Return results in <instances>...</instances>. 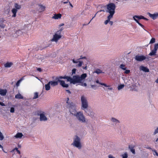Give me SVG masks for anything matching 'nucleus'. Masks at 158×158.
Instances as JSON below:
<instances>
[{
	"label": "nucleus",
	"instance_id": "nucleus-2",
	"mask_svg": "<svg viewBox=\"0 0 158 158\" xmlns=\"http://www.w3.org/2000/svg\"><path fill=\"white\" fill-rule=\"evenodd\" d=\"M87 77L86 73H83L80 76L79 75H76L73 76L72 78L69 77L64 76V79H66L68 81H69L71 83L75 84L76 83H80V85L84 86H86L87 84L84 83L85 79Z\"/></svg>",
	"mask_w": 158,
	"mask_h": 158
},
{
	"label": "nucleus",
	"instance_id": "nucleus-24",
	"mask_svg": "<svg viewBox=\"0 0 158 158\" xmlns=\"http://www.w3.org/2000/svg\"><path fill=\"white\" fill-rule=\"evenodd\" d=\"M113 17L108 15L107 16V19L104 22V24L105 25H106L109 23L110 20L111 19L113 18Z\"/></svg>",
	"mask_w": 158,
	"mask_h": 158
},
{
	"label": "nucleus",
	"instance_id": "nucleus-25",
	"mask_svg": "<svg viewBox=\"0 0 158 158\" xmlns=\"http://www.w3.org/2000/svg\"><path fill=\"white\" fill-rule=\"evenodd\" d=\"M50 84L49 82L45 85V87L46 90L48 91L50 89Z\"/></svg>",
	"mask_w": 158,
	"mask_h": 158
},
{
	"label": "nucleus",
	"instance_id": "nucleus-42",
	"mask_svg": "<svg viewBox=\"0 0 158 158\" xmlns=\"http://www.w3.org/2000/svg\"><path fill=\"white\" fill-rule=\"evenodd\" d=\"M152 152H154L153 153L154 155H155L156 156H158V153L157 152L156 150H152Z\"/></svg>",
	"mask_w": 158,
	"mask_h": 158
},
{
	"label": "nucleus",
	"instance_id": "nucleus-31",
	"mask_svg": "<svg viewBox=\"0 0 158 158\" xmlns=\"http://www.w3.org/2000/svg\"><path fill=\"white\" fill-rule=\"evenodd\" d=\"M38 97V93L37 92H35L34 94V97L33 98V99H35L37 98Z\"/></svg>",
	"mask_w": 158,
	"mask_h": 158
},
{
	"label": "nucleus",
	"instance_id": "nucleus-64",
	"mask_svg": "<svg viewBox=\"0 0 158 158\" xmlns=\"http://www.w3.org/2000/svg\"><path fill=\"white\" fill-rule=\"evenodd\" d=\"M0 148H2V149L3 148V147L0 144Z\"/></svg>",
	"mask_w": 158,
	"mask_h": 158
},
{
	"label": "nucleus",
	"instance_id": "nucleus-6",
	"mask_svg": "<svg viewBox=\"0 0 158 158\" xmlns=\"http://www.w3.org/2000/svg\"><path fill=\"white\" fill-rule=\"evenodd\" d=\"M106 6V12L109 14V16L113 17L115 13V10L116 8L115 4L113 3H110L107 5Z\"/></svg>",
	"mask_w": 158,
	"mask_h": 158
},
{
	"label": "nucleus",
	"instance_id": "nucleus-60",
	"mask_svg": "<svg viewBox=\"0 0 158 158\" xmlns=\"http://www.w3.org/2000/svg\"><path fill=\"white\" fill-rule=\"evenodd\" d=\"M155 82H156V83H158V78L156 80Z\"/></svg>",
	"mask_w": 158,
	"mask_h": 158
},
{
	"label": "nucleus",
	"instance_id": "nucleus-36",
	"mask_svg": "<svg viewBox=\"0 0 158 158\" xmlns=\"http://www.w3.org/2000/svg\"><path fill=\"white\" fill-rule=\"evenodd\" d=\"M157 134H158V127H157L154 130L153 133V135H155Z\"/></svg>",
	"mask_w": 158,
	"mask_h": 158
},
{
	"label": "nucleus",
	"instance_id": "nucleus-12",
	"mask_svg": "<svg viewBox=\"0 0 158 158\" xmlns=\"http://www.w3.org/2000/svg\"><path fill=\"white\" fill-rule=\"evenodd\" d=\"M62 16V15L60 14H54L53 16L52 17V19H60Z\"/></svg>",
	"mask_w": 158,
	"mask_h": 158
},
{
	"label": "nucleus",
	"instance_id": "nucleus-57",
	"mask_svg": "<svg viewBox=\"0 0 158 158\" xmlns=\"http://www.w3.org/2000/svg\"><path fill=\"white\" fill-rule=\"evenodd\" d=\"M69 4L70 6L72 8L73 7V6L72 5L71 3L70 2H69Z\"/></svg>",
	"mask_w": 158,
	"mask_h": 158
},
{
	"label": "nucleus",
	"instance_id": "nucleus-34",
	"mask_svg": "<svg viewBox=\"0 0 158 158\" xmlns=\"http://www.w3.org/2000/svg\"><path fill=\"white\" fill-rule=\"evenodd\" d=\"M155 38H152L150 40L149 44H152L155 43Z\"/></svg>",
	"mask_w": 158,
	"mask_h": 158
},
{
	"label": "nucleus",
	"instance_id": "nucleus-62",
	"mask_svg": "<svg viewBox=\"0 0 158 158\" xmlns=\"http://www.w3.org/2000/svg\"><path fill=\"white\" fill-rule=\"evenodd\" d=\"M82 68L84 69H87V66H86L85 67H83Z\"/></svg>",
	"mask_w": 158,
	"mask_h": 158
},
{
	"label": "nucleus",
	"instance_id": "nucleus-27",
	"mask_svg": "<svg viewBox=\"0 0 158 158\" xmlns=\"http://www.w3.org/2000/svg\"><path fill=\"white\" fill-rule=\"evenodd\" d=\"M14 6L15 7V8L17 9V10H19L21 8L20 5H19L17 3H15V4Z\"/></svg>",
	"mask_w": 158,
	"mask_h": 158
},
{
	"label": "nucleus",
	"instance_id": "nucleus-10",
	"mask_svg": "<svg viewBox=\"0 0 158 158\" xmlns=\"http://www.w3.org/2000/svg\"><path fill=\"white\" fill-rule=\"evenodd\" d=\"M79 60H78V59L76 60L73 59L72 60L73 62V63L78 64L76 65V67H80L81 66L83 63V61Z\"/></svg>",
	"mask_w": 158,
	"mask_h": 158
},
{
	"label": "nucleus",
	"instance_id": "nucleus-16",
	"mask_svg": "<svg viewBox=\"0 0 158 158\" xmlns=\"http://www.w3.org/2000/svg\"><path fill=\"white\" fill-rule=\"evenodd\" d=\"M7 90L6 89H0V95L2 96H4L6 95Z\"/></svg>",
	"mask_w": 158,
	"mask_h": 158
},
{
	"label": "nucleus",
	"instance_id": "nucleus-37",
	"mask_svg": "<svg viewBox=\"0 0 158 158\" xmlns=\"http://www.w3.org/2000/svg\"><path fill=\"white\" fill-rule=\"evenodd\" d=\"M154 49L157 51V50L158 49V43L157 44H156L154 45Z\"/></svg>",
	"mask_w": 158,
	"mask_h": 158
},
{
	"label": "nucleus",
	"instance_id": "nucleus-63",
	"mask_svg": "<svg viewBox=\"0 0 158 158\" xmlns=\"http://www.w3.org/2000/svg\"><path fill=\"white\" fill-rule=\"evenodd\" d=\"M144 19H144V20H148V19L145 18L144 17Z\"/></svg>",
	"mask_w": 158,
	"mask_h": 158
},
{
	"label": "nucleus",
	"instance_id": "nucleus-8",
	"mask_svg": "<svg viewBox=\"0 0 158 158\" xmlns=\"http://www.w3.org/2000/svg\"><path fill=\"white\" fill-rule=\"evenodd\" d=\"M135 59L139 61H142L146 59H148L146 56L143 55H137L135 57Z\"/></svg>",
	"mask_w": 158,
	"mask_h": 158
},
{
	"label": "nucleus",
	"instance_id": "nucleus-9",
	"mask_svg": "<svg viewBox=\"0 0 158 158\" xmlns=\"http://www.w3.org/2000/svg\"><path fill=\"white\" fill-rule=\"evenodd\" d=\"M40 119L41 121L45 122L47 121L48 118L44 112H42L39 114Z\"/></svg>",
	"mask_w": 158,
	"mask_h": 158
},
{
	"label": "nucleus",
	"instance_id": "nucleus-39",
	"mask_svg": "<svg viewBox=\"0 0 158 158\" xmlns=\"http://www.w3.org/2000/svg\"><path fill=\"white\" fill-rule=\"evenodd\" d=\"M22 80V79H20L17 82L16 84L17 86H19L20 83V82Z\"/></svg>",
	"mask_w": 158,
	"mask_h": 158
},
{
	"label": "nucleus",
	"instance_id": "nucleus-58",
	"mask_svg": "<svg viewBox=\"0 0 158 158\" xmlns=\"http://www.w3.org/2000/svg\"><path fill=\"white\" fill-rule=\"evenodd\" d=\"M37 70L38 71H41V69L40 68H37Z\"/></svg>",
	"mask_w": 158,
	"mask_h": 158
},
{
	"label": "nucleus",
	"instance_id": "nucleus-7",
	"mask_svg": "<svg viewBox=\"0 0 158 158\" xmlns=\"http://www.w3.org/2000/svg\"><path fill=\"white\" fill-rule=\"evenodd\" d=\"M63 30L61 28L60 30L56 32L53 35V38L51 40L52 42H57L58 40L61 38V32Z\"/></svg>",
	"mask_w": 158,
	"mask_h": 158
},
{
	"label": "nucleus",
	"instance_id": "nucleus-17",
	"mask_svg": "<svg viewBox=\"0 0 158 158\" xmlns=\"http://www.w3.org/2000/svg\"><path fill=\"white\" fill-rule=\"evenodd\" d=\"M39 10L40 12H42L45 10V7L42 5H39Z\"/></svg>",
	"mask_w": 158,
	"mask_h": 158
},
{
	"label": "nucleus",
	"instance_id": "nucleus-53",
	"mask_svg": "<svg viewBox=\"0 0 158 158\" xmlns=\"http://www.w3.org/2000/svg\"><path fill=\"white\" fill-rule=\"evenodd\" d=\"M109 23H110L111 25H112L113 24V22L112 21H110H110H109Z\"/></svg>",
	"mask_w": 158,
	"mask_h": 158
},
{
	"label": "nucleus",
	"instance_id": "nucleus-19",
	"mask_svg": "<svg viewBox=\"0 0 158 158\" xmlns=\"http://www.w3.org/2000/svg\"><path fill=\"white\" fill-rule=\"evenodd\" d=\"M18 11V10H17V9H15V8H13L12 10L11 11L13 14V15H12V17H15L16 16V14Z\"/></svg>",
	"mask_w": 158,
	"mask_h": 158
},
{
	"label": "nucleus",
	"instance_id": "nucleus-46",
	"mask_svg": "<svg viewBox=\"0 0 158 158\" xmlns=\"http://www.w3.org/2000/svg\"><path fill=\"white\" fill-rule=\"evenodd\" d=\"M137 23L140 26H141L142 27V28H143L144 26L142 25V24L141 23H139V21H137Z\"/></svg>",
	"mask_w": 158,
	"mask_h": 158
},
{
	"label": "nucleus",
	"instance_id": "nucleus-5",
	"mask_svg": "<svg viewBox=\"0 0 158 158\" xmlns=\"http://www.w3.org/2000/svg\"><path fill=\"white\" fill-rule=\"evenodd\" d=\"M81 102V109L86 112L85 110L88 107V102L87 98L84 95H82L80 98Z\"/></svg>",
	"mask_w": 158,
	"mask_h": 158
},
{
	"label": "nucleus",
	"instance_id": "nucleus-14",
	"mask_svg": "<svg viewBox=\"0 0 158 158\" xmlns=\"http://www.w3.org/2000/svg\"><path fill=\"white\" fill-rule=\"evenodd\" d=\"M139 69L140 70L142 71L145 72H149V70L147 67L143 66H140Z\"/></svg>",
	"mask_w": 158,
	"mask_h": 158
},
{
	"label": "nucleus",
	"instance_id": "nucleus-33",
	"mask_svg": "<svg viewBox=\"0 0 158 158\" xmlns=\"http://www.w3.org/2000/svg\"><path fill=\"white\" fill-rule=\"evenodd\" d=\"M120 68L124 70H126V69L125 65L123 64H121L120 66Z\"/></svg>",
	"mask_w": 158,
	"mask_h": 158
},
{
	"label": "nucleus",
	"instance_id": "nucleus-45",
	"mask_svg": "<svg viewBox=\"0 0 158 158\" xmlns=\"http://www.w3.org/2000/svg\"><path fill=\"white\" fill-rule=\"evenodd\" d=\"M83 59L87 60V58L86 57H85V56L82 57V56H81L80 58L79 59H78V60Z\"/></svg>",
	"mask_w": 158,
	"mask_h": 158
},
{
	"label": "nucleus",
	"instance_id": "nucleus-51",
	"mask_svg": "<svg viewBox=\"0 0 158 158\" xmlns=\"http://www.w3.org/2000/svg\"><path fill=\"white\" fill-rule=\"evenodd\" d=\"M0 105H1L2 106H5V105L4 104V103H3L1 102H0Z\"/></svg>",
	"mask_w": 158,
	"mask_h": 158
},
{
	"label": "nucleus",
	"instance_id": "nucleus-26",
	"mask_svg": "<svg viewBox=\"0 0 158 158\" xmlns=\"http://www.w3.org/2000/svg\"><path fill=\"white\" fill-rule=\"evenodd\" d=\"M96 82L97 83L99 84H100L101 85H104L105 87H109V85H107L106 84H105V83L99 82V80H97L96 81Z\"/></svg>",
	"mask_w": 158,
	"mask_h": 158
},
{
	"label": "nucleus",
	"instance_id": "nucleus-61",
	"mask_svg": "<svg viewBox=\"0 0 158 158\" xmlns=\"http://www.w3.org/2000/svg\"><path fill=\"white\" fill-rule=\"evenodd\" d=\"M66 91L69 94H70L71 93V92L69 90H66Z\"/></svg>",
	"mask_w": 158,
	"mask_h": 158
},
{
	"label": "nucleus",
	"instance_id": "nucleus-49",
	"mask_svg": "<svg viewBox=\"0 0 158 158\" xmlns=\"http://www.w3.org/2000/svg\"><path fill=\"white\" fill-rule=\"evenodd\" d=\"M108 157V158H115L114 156L111 155H109Z\"/></svg>",
	"mask_w": 158,
	"mask_h": 158
},
{
	"label": "nucleus",
	"instance_id": "nucleus-40",
	"mask_svg": "<svg viewBox=\"0 0 158 158\" xmlns=\"http://www.w3.org/2000/svg\"><path fill=\"white\" fill-rule=\"evenodd\" d=\"M4 139V137L2 133L0 131V140H2Z\"/></svg>",
	"mask_w": 158,
	"mask_h": 158
},
{
	"label": "nucleus",
	"instance_id": "nucleus-1",
	"mask_svg": "<svg viewBox=\"0 0 158 158\" xmlns=\"http://www.w3.org/2000/svg\"><path fill=\"white\" fill-rule=\"evenodd\" d=\"M69 98H67L66 102L67 107L69 109V111L71 114L76 117L77 119L80 122L85 123L86 122V118L83 114L81 112H77L76 107L75 104L69 101Z\"/></svg>",
	"mask_w": 158,
	"mask_h": 158
},
{
	"label": "nucleus",
	"instance_id": "nucleus-48",
	"mask_svg": "<svg viewBox=\"0 0 158 158\" xmlns=\"http://www.w3.org/2000/svg\"><path fill=\"white\" fill-rule=\"evenodd\" d=\"M130 72V71L129 70H126L125 72V73L126 74H128Z\"/></svg>",
	"mask_w": 158,
	"mask_h": 158
},
{
	"label": "nucleus",
	"instance_id": "nucleus-41",
	"mask_svg": "<svg viewBox=\"0 0 158 158\" xmlns=\"http://www.w3.org/2000/svg\"><path fill=\"white\" fill-rule=\"evenodd\" d=\"M136 16H137V15H135L133 16V19L137 23V21H138V18H135V17Z\"/></svg>",
	"mask_w": 158,
	"mask_h": 158
},
{
	"label": "nucleus",
	"instance_id": "nucleus-23",
	"mask_svg": "<svg viewBox=\"0 0 158 158\" xmlns=\"http://www.w3.org/2000/svg\"><path fill=\"white\" fill-rule=\"evenodd\" d=\"M134 147L131 145H129V148L130 149V151L133 154H135V149L134 148Z\"/></svg>",
	"mask_w": 158,
	"mask_h": 158
},
{
	"label": "nucleus",
	"instance_id": "nucleus-15",
	"mask_svg": "<svg viewBox=\"0 0 158 158\" xmlns=\"http://www.w3.org/2000/svg\"><path fill=\"white\" fill-rule=\"evenodd\" d=\"M157 51L154 49L151 50V52L148 54V55L150 56H153L156 55V53Z\"/></svg>",
	"mask_w": 158,
	"mask_h": 158
},
{
	"label": "nucleus",
	"instance_id": "nucleus-44",
	"mask_svg": "<svg viewBox=\"0 0 158 158\" xmlns=\"http://www.w3.org/2000/svg\"><path fill=\"white\" fill-rule=\"evenodd\" d=\"M14 150H15L16 151L18 152V153L19 154H20V152L18 149V148H15L14 149Z\"/></svg>",
	"mask_w": 158,
	"mask_h": 158
},
{
	"label": "nucleus",
	"instance_id": "nucleus-50",
	"mask_svg": "<svg viewBox=\"0 0 158 158\" xmlns=\"http://www.w3.org/2000/svg\"><path fill=\"white\" fill-rule=\"evenodd\" d=\"M91 87L93 89H96L95 88V87H96V86L95 85H91Z\"/></svg>",
	"mask_w": 158,
	"mask_h": 158
},
{
	"label": "nucleus",
	"instance_id": "nucleus-18",
	"mask_svg": "<svg viewBox=\"0 0 158 158\" xmlns=\"http://www.w3.org/2000/svg\"><path fill=\"white\" fill-rule=\"evenodd\" d=\"M23 134L21 133H18L16 135L14 136V137L16 138H21L23 136Z\"/></svg>",
	"mask_w": 158,
	"mask_h": 158
},
{
	"label": "nucleus",
	"instance_id": "nucleus-56",
	"mask_svg": "<svg viewBox=\"0 0 158 158\" xmlns=\"http://www.w3.org/2000/svg\"><path fill=\"white\" fill-rule=\"evenodd\" d=\"M108 89L110 90H111L113 89V88L111 87L109 88H108Z\"/></svg>",
	"mask_w": 158,
	"mask_h": 158
},
{
	"label": "nucleus",
	"instance_id": "nucleus-11",
	"mask_svg": "<svg viewBox=\"0 0 158 158\" xmlns=\"http://www.w3.org/2000/svg\"><path fill=\"white\" fill-rule=\"evenodd\" d=\"M147 14L149 16L153 19H155L158 17V13H156L154 14H152L149 13H148Z\"/></svg>",
	"mask_w": 158,
	"mask_h": 158
},
{
	"label": "nucleus",
	"instance_id": "nucleus-47",
	"mask_svg": "<svg viewBox=\"0 0 158 158\" xmlns=\"http://www.w3.org/2000/svg\"><path fill=\"white\" fill-rule=\"evenodd\" d=\"M38 57L39 60H40L41 61H42V60H43L42 58H43L44 57L40 55V56H38Z\"/></svg>",
	"mask_w": 158,
	"mask_h": 158
},
{
	"label": "nucleus",
	"instance_id": "nucleus-59",
	"mask_svg": "<svg viewBox=\"0 0 158 158\" xmlns=\"http://www.w3.org/2000/svg\"><path fill=\"white\" fill-rule=\"evenodd\" d=\"M64 23H61V24H60L59 26L60 27H61L63 26H64Z\"/></svg>",
	"mask_w": 158,
	"mask_h": 158
},
{
	"label": "nucleus",
	"instance_id": "nucleus-28",
	"mask_svg": "<svg viewBox=\"0 0 158 158\" xmlns=\"http://www.w3.org/2000/svg\"><path fill=\"white\" fill-rule=\"evenodd\" d=\"M94 73H96L98 74H99L101 73H104V72H102V71L100 69H98L94 72Z\"/></svg>",
	"mask_w": 158,
	"mask_h": 158
},
{
	"label": "nucleus",
	"instance_id": "nucleus-29",
	"mask_svg": "<svg viewBox=\"0 0 158 158\" xmlns=\"http://www.w3.org/2000/svg\"><path fill=\"white\" fill-rule=\"evenodd\" d=\"M121 156L122 158H127L128 157V154L126 152L121 155Z\"/></svg>",
	"mask_w": 158,
	"mask_h": 158
},
{
	"label": "nucleus",
	"instance_id": "nucleus-35",
	"mask_svg": "<svg viewBox=\"0 0 158 158\" xmlns=\"http://www.w3.org/2000/svg\"><path fill=\"white\" fill-rule=\"evenodd\" d=\"M135 18H138V19L139 20L141 19H143L144 18V16L142 15L139 16L137 15V16H136L135 17Z\"/></svg>",
	"mask_w": 158,
	"mask_h": 158
},
{
	"label": "nucleus",
	"instance_id": "nucleus-52",
	"mask_svg": "<svg viewBox=\"0 0 158 158\" xmlns=\"http://www.w3.org/2000/svg\"><path fill=\"white\" fill-rule=\"evenodd\" d=\"M76 71V69H73L72 70V73H75Z\"/></svg>",
	"mask_w": 158,
	"mask_h": 158
},
{
	"label": "nucleus",
	"instance_id": "nucleus-54",
	"mask_svg": "<svg viewBox=\"0 0 158 158\" xmlns=\"http://www.w3.org/2000/svg\"><path fill=\"white\" fill-rule=\"evenodd\" d=\"M69 2V0H67L66 2H63V3L64 4H66V3H68V2Z\"/></svg>",
	"mask_w": 158,
	"mask_h": 158
},
{
	"label": "nucleus",
	"instance_id": "nucleus-32",
	"mask_svg": "<svg viewBox=\"0 0 158 158\" xmlns=\"http://www.w3.org/2000/svg\"><path fill=\"white\" fill-rule=\"evenodd\" d=\"M124 87V84H121L118 85V90H119L123 88Z\"/></svg>",
	"mask_w": 158,
	"mask_h": 158
},
{
	"label": "nucleus",
	"instance_id": "nucleus-20",
	"mask_svg": "<svg viewBox=\"0 0 158 158\" xmlns=\"http://www.w3.org/2000/svg\"><path fill=\"white\" fill-rule=\"evenodd\" d=\"M13 65V63L11 62H7L4 64V66L6 68H10Z\"/></svg>",
	"mask_w": 158,
	"mask_h": 158
},
{
	"label": "nucleus",
	"instance_id": "nucleus-4",
	"mask_svg": "<svg viewBox=\"0 0 158 158\" xmlns=\"http://www.w3.org/2000/svg\"><path fill=\"white\" fill-rule=\"evenodd\" d=\"M71 145L77 148L79 150L82 148V145L81 143V139L77 135H75L73 138V141L71 144Z\"/></svg>",
	"mask_w": 158,
	"mask_h": 158
},
{
	"label": "nucleus",
	"instance_id": "nucleus-30",
	"mask_svg": "<svg viewBox=\"0 0 158 158\" xmlns=\"http://www.w3.org/2000/svg\"><path fill=\"white\" fill-rule=\"evenodd\" d=\"M16 33L18 35H22L23 31L21 30H19L16 31Z\"/></svg>",
	"mask_w": 158,
	"mask_h": 158
},
{
	"label": "nucleus",
	"instance_id": "nucleus-55",
	"mask_svg": "<svg viewBox=\"0 0 158 158\" xmlns=\"http://www.w3.org/2000/svg\"><path fill=\"white\" fill-rule=\"evenodd\" d=\"M97 13L96 14H95V15H94V17H93V18H92V19H91V20L90 21V22H89V23H88V24H89L90 23V22L96 16V15Z\"/></svg>",
	"mask_w": 158,
	"mask_h": 158
},
{
	"label": "nucleus",
	"instance_id": "nucleus-43",
	"mask_svg": "<svg viewBox=\"0 0 158 158\" xmlns=\"http://www.w3.org/2000/svg\"><path fill=\"white\" fill-rule=\"evenodd\" d=\"M15 112V109L14 107H11L10 109V112L13 113Z\"/></svg>",
	"mask_w": 158,
	"mask_h": 158
},
{
	"label": "nucleus",
	"instance_id": "nucleus-21",
	"mask_svg": "<svg viewBox=\"0 0 158 158\" xmlns=\"http://www.w3.org/2000/svg\"><path fill=\"white\" fill-rule=\"evenodd\" d=\"M87 114L88 115H89L92 118L94 117V112L91 110H89V113H87Z\"/></svg>",
	"mask_w": 158,
	"mask_h": 158
},
{
	"label": "nucleus",
	"instance_id": "nucleus-3",
	"mask_svg": "<svg viewBox=\"0 0 158 158\" xmlns=\"http://www.w3.org/2000/svg\"><path fill=\"white\" fill-rule=\"evenodd\" d=\"M64 76L57 77L55 78V81H50L49 82L50 85L52 87L56 86L58 85V82H59L60 85L64 87L67 88L69 86V85L65 83L64 81L62 80V79H64Z\"/></svg>",
	"mask_w": 158,
	"mask_h": 158
},
{
	"label": "nucleus",
	"instance_id": "nucleus-38",
	"mask_svg": "<svg viewBox=\"0 0 158 158\" xmlns=\"http://www.w3.org/2000/svg\"><path fill=\"white\" fill-rule=\"evenodd\" d=\"M154 143L156 146H158V138H157L156 140H154Z\"/></svg>",
	"mask_w": 158,
	"mask_h": 158
},
{
	"label": "nucleus",
	"instance_id": "nucleus-22",
	"mask_svg": "<svg viewBox=\"0 0 158 158\" xmlns=\"http://www.w3.org/2000/svg\"><path fill=\"white\" fill-rule=\"evenodd\" d=\"M15 98L16 99H23V97L19 93L15 96Z\"/></svg>",
	"mask_w": 158,
	"mask_h": 158
},
{
	"label": "nucleus",
	"instance_id": "nucleus-13",
	"mask_svg": "<svg viewBox=\"0 0 158 158\" xmlns=\"http://www.w3.org/2000/svg\"><path fill=\"white\" fill-rule=\"evenodd\" d=\"M111 121L115 125H116L119 123V121L114 118H112L111 119Z\"/></svg>",
	"mask_w": 158,
	"mask_h": 158
}]
</instances>
